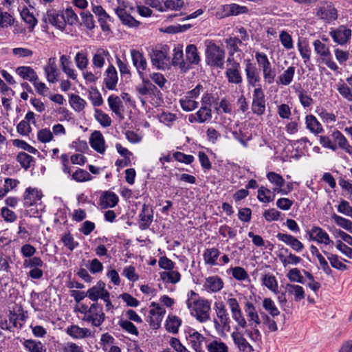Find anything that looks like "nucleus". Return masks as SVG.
Wrapping results in <instances>:
<instances>
[{"label": "nucleus", "instance_id": "obj_1", "mask_svg": "<svg viewBox=\"0 0 352 352\" xmlns=\"http://www.w3.org/2000/svg\"><path fill=\"white\" fill-rule=\"evenodd\" d=\"M186 302L187 307L190 310L192 316H195L199 322H206L210 319V302L199 297V294L190 290L187 294Z\"/></svg>", "mask_w": 352, "mask_h": 352}, {"label": "nucleus", "instance_id": "obj_2", "mask_svg": "<svg viewBox=\"0 0 352 352\" xmlns=\"http://www.w3.org/2000/svg\"><path fill=\"white\" fill-rule=\"evenodd\" d=\"M78 311L84 315L83 321L91 323L94 327H100L106 318L103 307L98 302H94L90 307L81 304Z\"/></svg>", "mask_w": 352, "mask_h": 352}, {"label": "nucleus", "instance_id": "obj_3", "mask_svg": "<svg viewBox=\"0 0 352 352\" xmlns=\"http://www.w3.org/2000/svg\"><path fill=\"white\" fill-rule=\"evenodd\" d=\"M225 50L212 42L206 49V60L208 65L223 69L224 66Z\"/></svg>", "mask_w": 352, "mask_h": 352}, {"label": "nucleus", "instance_id": "obj_4", "mask_svg": "<svg viewBox=\"0 0 352 352\" xmlns=\"http://www.w3.org/2000/svg\"><path fill=\"white\" fill-rule=\"evenodd\" d=\"M313 45L316 53L321 57L322 62L331 70L338 71V67L333 60L329 47L318 39L315 40Z\"/></svg>", "mask_w": 352, "mask_h": 352}, {"label": "nucleus", "instance_id": "obj_5", "mask_svg": "<svg viewBox=\"0 0 352 352\" xmlns=\"http://www.w3.org/2000/svg\"><path fill=\"white\" fill-rule=\"evenodd\" d=\"M214 310L215 311V314L217 317V319H214V324L216 329H218L221 326L223 328L229 330L231 320L223 302H215L214 303Z\"/></svg>", "mask_w": 352, "mask_h": 352}, {"label": "nucleus", "instance_id": "obj_6", "mask_svg": "<svg viewBox=\"0 0 352 352\" xmlns=\"http://www.w3.org/2000/svg\"><path fill=\"white\" fill-rule=\"evenodd\" d=\"M316 16L327 23H331L338 19V11L333 4L324 1L316 8Z\"/></svg>", "mask_w": 352, "mask_h": 352}, {"label": "nucleus", "instance_id": "obj_7", "mask_svg": "<svg viewBox=\"0 0 352 352\" xmlns=\"http://www.w3.org/2000/svg\"><path fill=\"white\" fill-rule=\"evenodd\" d=\"M252 111L253 113L258 116H261L265 113V98L261 85H258L253 91Z\"/></svg>", "mask_w": 352, "mask_h": 352}, {"label": "nucleus", "instance_id": "obj_8", "mask_svg": "<svg viewBox=\"0 0 352 352\" xmlns=\"http://www.w3.org/2000/svg\"><path fill=\"white\" fill-rule=\"evenodd\" d=\"M245 64V75L248 85L253 87H258L261 81L260 70L256 67L255 63H252L250 59L244 60Z\"/></svg>", "mask_w": 352, "mask_h": 352}, {"label": "nucleus", "instance_id": "obj_9", "mask_svg": "<svg viewBox=\"0 0 352 352\" xmlns=\"http://www.w3.org/2000/svg\"><path fill=\"white\" fill-rule=\"evenodd\" d=\"M227 304L229 306L234 320L240 327L245 328L247 327V321L242 314L237 300L234 298H230L227 300Z\"/></svg>", "mask_w": 352, "mask_h": 352}, {"label": "nucleus", "instance_id": "obj_10", "mask_svg": "<svg viewBox=\"0 0 352 352\" xmlns=\"http://www.w3.org/2000/svg\"><path fill=\"white\" fill-rule=\"evenodd\" d=\"M329 35L335 43L344 45L350 40L351 30L344 25H340L338 28L331 29Z\"/></svg>", "mask_w": 352, "mask_h": 352}, {"label": "nucleus", "instance_id": "obj_11", "mask_svg": "<svg viewBox=\"0 0 352 352\" xmlns=\"http://www.w3.org/2000/svg\"><path fill=\"white\" fill-rule=\"evenodd\" d=\"M138 217L139 228L142 230L148 229L153 220V210L152 206L144 204Z\"/></svg>", "mask_w": 352, "mask_h": 352}, {"label": "nucleus", "instance_id": "obj_12", "mask_svg": "<svg viewBox=\"0 0 352 352\" xmlns=\"http://www.w3.org/2000/svg\"><path fill=\"white\" fill-rule=\"evenodd\" d=\"M212 109L206 107H201L195 113L188 116V121L190 123L203 124L209 122L212 119Z\"/></svg>", "mask_w": 352, "mask_h": 352}, {"label": "nucleus", "instance_id": "obj_13", "mask_svg": "<svg viewBox=\"0 0 352 352\" xmlns=\"http://www.w3.org/2000/svg\"><path fill=\"white\" fill-rule=\"evenodd\" d=\"M62 12L50 10L47 12V19L49 23L58 30L63 31L66 27V21Z\"/></svg>", "mask_w": 352, "mask_h": 352}, {"label": "nucleus", "instance_id": "obj_14", "mask_svg": "<svg viewBox=\"0 0 352 352\" xmlns=\"http://www.w3.org/2000/svg\"><path fill=\"white\" fill-rule=\"evenodd\" d=\"M307 234L311 241H316L318 243L329 245L332 242L327 232L320 227L314 226L311 230L307 231Z\"/></svg>", "mask_w": 352, "mask_h": 352}, {"label": "nucleus", "instance_id": "obj_15", "mask_svg": "<svg viewBox=\"0 0 352 352\" xmlns=\"http://www.w3.org/2000/svg\"><path fill=\"white\" fill-rule=\"evenodd\" d=\"M151 58L152 64L158 69H164L170 59L165 49L163 50H153L151 54Z\"/></svg>", "mask_w": 352, "mask_h": 352}, {"label": "nucleus", "instance_id": "obj_16", "mask_svg": "<svg viewBox=\"0 0 352 352\" xmlns=\"http://www.w3.org/2000/svg\"><path fill=\"white\" fill-rule=\"evenodd\" d=\"M188 339L192 347L196 352H204L203 343L206 342V338L193 329L188 331Z\"/></svg>", "mask_w": 352, "mask_h": 352}, {"label": "nucleus", "instance_id": "obj_17", "mask_svg": "<svg viewBox=\"0 0 352 352\" xmlns=\"http://www.w3.org/2000/svg\"><path fill=\"white\" fill-rule=\"evenodd\" d=\"M119 201L118 195L111 191H104L102 193L99 199V204L102 209L115 207Z\"/></svg>", "mask_w": 352, "mask_h": 352}, {"label": "nucleus", "instance_id": "obj_18", "mask_svg": "<svg viewBox=\"0 0 352 352\" xmlns=\"http://www.w3.org/2000/svg\"><path fill=\"white\" fill-rule=\"evenodd\" d=\"M89 144L93 149L99 153L105 151V142L102 133L100 131H94L90 135Z\"/></svg>", "mask_w": 352, "mask_h": 352}, {"label": "nucleus", "instance_id": "obj_19", "mask_svg": "<svg viewBox=\"0 0 352 352\" xmlns=\"http://www.w3.org/2000/svg\"><path fill=\"white\" fill-rule=\"evenodd\" d=\"M118 77L117 71L113 65L109 66L104 73V82L106 88L109 90H116Z\"/></svg>", "mask_w": 352, "mask_h": 352}, {"label": "nucleus", "instance_id": "obj_20", "mask_svg": "<svg viewBox=\"0 0 352 352\" xmlns=\"http://www.w3.org/2000/svg\"><path fill=\"white\" fill-rule=\"evenodd\" d=\"M276 238L289 245L296 252H301L304 248V245L291 234L278 232Z\"/></svg>", "mask_w": 352, "mask_h": 352}, {"label": "nucleus", "instance_id": "obj_21", "mask_svg": "<svg viewBox=\"0 0 352 352\" xmlns=\"http://www.w3.org/2000/svg\"><path fill=\"white\" fill-rule=\"evenodd\" d=\"M131 55L133 65L137 69L140 76L142 77V72L146 70L147 67L146 58L142 53L136 50H131Z\"/></svg>", "mask_w": 352, "mask_h": 352}, {"label": "nucleus", "instance_id": "obj_22", "mask_svg": "<svg viewBox=\"0 0 352 352\" xmlns=\"http://www.w3.org/2000/svg\"><path fill=\"white\" fill-rule=\"evenodd\" d=\"M241 65L239 63H234L232 67L228 68L226 71V76L230 83L241 84L243 78L240 72Z\"/></svg>", "mask_w": 352, "mask_h": 352}, {"label": "nucleus", "instance_id": "obj_23", "mask_svg": "<svg viewBox=\"0 0 352 352\" xmlns=\"http://www.w3.org/2000/svg\"><path fill=\"white\" fill-rule=\"evenodd\" d=\"M337 90L343 98L352 102V76L346 78V82H339L337 85Z\"/></svg>", "mask_w": 352, "mask_h": 352}, {"label": "nucleus", "instance_id": "obj_24", "mask_svg": "<svg viewBox=\"0 0 352 352\" xmlns=\"http://www.w3.org/2000/svg\"><path fill=\"white\" fill-rule=\"evenodd\" d=\"M116 14L123 25L129 27H138L140 22L128 14L124 8L118 7L115 9Z\"/></svg>", "mask_w": 352, "mask_h": 352}, {"label": "nucleus", "instance_id": "obj_25", "mask_svg": "<svg viewBox=\"0 0 352 352\" xmlns=\"http://www.w3.org/2000/svg\"><path fill=\"white\" fill-rule=\"evenodd\" d=\"M331 137L338 147L343 149L349 154H352V146L349 145L346 138L338 130H335L331 133Z\"/></svg>", "mask_w": 352, "mask_h": 352}, {"label": "nucleus", "instance_id": "obj_26", "mask_svg": "<svg viewBox=\"0 0 352 352\" xmlns=\"http://www.w3.org/2000/svg\"><path fill=\"white\" fill-rule=\"evenodd\" d=\"M244 311L246 314L248 321L250 325L252 326L254 324H261V320L258 314L254 305L251 302L246 300L244 306Z\"/></svg>", "mask_w": 352, "mask_h": 352}, {"label": "nucleus", "instance_id": "obj_27", "mask_svg": "<svg viewBox=\"0 0 352 352\" xmlns=\"http://www.w3.org/2000/svg\"><path fill=\"white\" fill-rule=\"evenodd\" d=\"M22 345L28 352H46L45 345L39 340L33 339H24Z\"/></svg>", "mask_w": 352, "mask_h": 352}, {"label": "nucleus", "instance_id": "obj_28", "mask_svg": "<svg viewBox=\"0 0 352 352\" xmlns=\"http://www.w3.org/2000/svg\"><path fill=\"white\" fill-rule=\"evenodd\" d=\"M204 286L211 292H217L223 287V282L218 276H212L206 279Z\"/></svg>", "mask_w": 352, "mask_h": 352}, {"label": "nucleus", "instance_id": "obj_29", "mask_svg": "<svg viewBox=\"0 0 352 352\" xmlns=\"http://www.w3.org/2000/svg\"><path fill=\"white\" fill-rule=\"evenodd\" d=\"M68 335L76 339H82L90 337L91 331L87 328H82L78 325H72L67 329Z\"/></svg>", "mask_w": 352, "mask_h": 352}, {"label": "nucleus", "instance_id": "obj_30", "mask_svg": "<svg viewBox=\"0 0 352 352\" xmlns=\"http://www.w3.org/2000/svg\"><path fill=\"white\" fill-rule=\"evenodd\" d=\"M16 74L24 80L30 82L38 80V78L36 72L29 66H20L16 69Z\"/></svg>", "mask_w": 352, "mask_h": 352}, {"label": "nucleus", "instance_id": "obj_31", "mask_svg": "<svg viewBox=\"0 0 352 352\" xmlns=\"http://www.w3.org/2000/svg\"><path fill=\"white\" fill-rule=\"evenodd\" d=\"M232 337L234 342V344L238 346L239 351L241 352H252L253 351V347L250 344V343L246 340L245 338L243 337L239 333H232Z\"/></svg>", "mask_w": 352, "mask_h": 352}, {"label": "nucleus", "instance_id": "obj_32", "mask_svg": "<svg viewBox=\"0 0 352 352\" xmlns=\"http://www.w3.org/2000/svg\"><path fill=\"white\" fill-rule=\"evenodd\" d=\"M186 63L189 64L190 67L191 65H198L200 61L197 48L195 45L190 44L186 47Z\"/></svg>", "mask_w": 352, "mask_h": 352}, {"label": "nucleus", "instance_id": "obj_33", "mask_svg": "<svg viewBox=\"0 0 352 352\" xmlns=\"http://www.w3.org/2000/svg\"><path fill=\"white\" fill-rule=\"evenodd\" d=\"M44 70L49 82L54 83L57 81V67L54 58L49 59L48 64L44 67Z\"/></svg>", "mask_w": 352, "mask_h": 352}, {"label": "nucleus", "instance_id": "obj_34", "mask_svg": "<svg viewBox=\"0 0 352 352\" xmlns=\"http://www.w3.org/2000/svg\"><path fill=\"white\" fill-rule=\"evenodd\" d=\"M183 51L179 48H175L172 63L173 65H178L184 72L190 69L189 64H187L183 59Z\"/></svg>", "mask_w": 352, "mask_h": 352}, {"label": "nucleus", "instance_id": "obj_35", "mask_svg": "<svg viewBox=\"0 0 352 352\" xmlns=\"http://www.w3.org/2000/svg\"><path fill=\"white\" fill-rule=\"evenodd\" d=\"M305 124L307 129L314 133L318 134L323 131L321 124L317 118L311 114L306 116Z\"/></svg>", "mask_w": 352, "mask_h": 352}, {"label": "nucleus", "instance_id": "obj_36", "mask_svg": "<svg viewBox=\"0 0 352 352\" xmlns=\"http://www.w3.org/2000/svg\"><path fill=\"white\" fill-rule=\"evenodd\" d=\"M219 255V250L217 248H208L204 251L203 257L206 265L213 266L217 265V260Z\"/></svg>", "mask_w": 352, "mask_h": 352}, {"label": "nucleus", "instance_id": "obj_37", "mask_svg": "<svg viewBox=\"0 0 352 352\" xmlns=\"http://www.w3.org/2000/svg\"><path fill=\"white\" fill-rule=\"evenodd\" d=\"M285 288V292L294 296V300L296 301H300L305 298V291L302 287L298 285L287 283Z\"/></svg>", "mask_w": 352, "mask_h": 352}, {"label": "nucleus", "instance_id": "obj_38", "mask_svg": "<svg viewBox=\"0 0 352 352\" xmlns=\"http://www.w3.org/2000/svg\"><path fill=\"white\" fill-rule=\"evenodd\" d=\"M108 103L111 110L121 120H123L124 116L120 111L122 101L120 98L115 95H111L108 98Z\"/></svg>", "mask_w": 352, "mask_h": 352}, {"label": "nucleus", "instance_id": "obj_39", "mask_svg": "<svg viewBox=\"0 0 352 352\" xmlns=\"http://www.w3.org/2000/svg\"><path fill=\"white\" fill-rule=\"evenodd\" d=\"M160 277L165 283L175 284L179 282L181 274L177 270H174L173 269L160 273Z\"/></svg>", "mask_w": 352, "mask_h": 352}, {"label": "nucleus", "instance_id": "obj_40", "mask_svg": "<svg viewBox=\"0 0 352 352\" xmlns=\"http://www.w3.org/2000/svg\"><path fill=\"white\" fill-rule=\"evenodd\" d=\"M225 43L230 56H234L236 52L241 51L239 46L242 45V41L238 37L234 36L226 38Z\"/></svg>", "mask_w": 352, "mask_h": 352}, {"label": "nucleus", "instance_id": "obj_41", "mask_svg": "<svg viewBox=\"0 0 352 352\" xmlns=\"http://www.w3.org/2000/svg\"><path fill=\"white\" fill-rule=\"evenodd\" d=\"M15 19L14 16L8 12L3 11L0 7V32L14 25Z\"/></svg>", "mask_w": 352, "mask_h": 352}, {"label": "nucleus", "instance_id": "obj_42", "mask_svg": "<svg viewBox=\"0 0 352 352\" xmlns=\"http://www.w3.org/2000/svg\"><path fill=\"white\" fill-rule=\"evenodd\" d=\"M297 46L300 54L304 59V63L306 64L308 61L310 60L311 58V50L309 47L308 43L305 38L299 39Z\"/></svg>", "mask_w": 352, "mask_h": 352}, {"label": "nucleus", "instance_id": "obj_43", "mask_svg": "<svg viewBox=\"0 0 352 352\" xmlns=\"http://www.w3.org/2000/svg\"><path fill=\"white\" fill-rule=\"evenodd\" d=\"M69 102L73 109L77 112L82 111L87 104V102L84 99L80 98L78 95L74 94L70 95Z\"/></svg>", "mask_w": 352, "mask_h": 352}, {"label": "nucleus", "instance_id": "obj_44", "mask_svg": "<svg viewBox=\"0 0 352 352\" xmlns=\"http://www.w3.org/2000/svg\"><path fill=\"white\" fill-rule=\"evenodd\" d=\"M182 324V320L176 316H168L166 322V329L167 331L177 333L179 326Z\"/></svg>", "mask_w": 352, "mask_h": 352}, {"label": "nucleus", "instance_id": "obj_45", "mask_svg": "<svg viewBox=\"0 0 352 352\" xmlns=\"http://www.w3.org/2000/svg\"><path fill=\"white\" fill-rule=\"evenodd\" d=\"M16 160L25 170L30 168L35 162L34 158L25 152L19 153Z\"/></svg>", "mask_w": 352, "mask_h": 352}, {"label": "nucleus", "instance_id": "obj_46", "mask_svg": "<svg viewBox=\"0 0 352 352\" xmlns=\"http://www.w3.org/2000/svg\"><path fill=\"white\" fill-rule=\"evenodd\" d=\"M37 192L29 187L26 188L23 195L24 207L28 208L36 204L37 201Z\"/></svg>", "mask_w": 352, "mask_h": 352}, {"label": "nucleus", "instance_id": "obj_47", "mask_svg": "<svg viewBox=\"0 0 352 352\" xmlns=\"http://www.w3.org/2000/svg\"><path fill=\"white\" fill-rule=\"evenodd\" d=\"M295 74V67H289L278 76L279 82L283 85H289L293 80Z\"/></svg>", "mask_w": 352, "mask_h": 352}, {"label": "nucleus", "instance_id": "obj_48", "mask_svg": "<svg viewBox=\"0 0 352 352\" xmlns=\"http://www.w3.org/2000/svg\"><path fill=\"white\" fill-rule=\"evenodd\" d=\"M272 191L267 188L262 186L258 190L257 199L262 203H270L274 201L275 194L273 193V197H271Z\"/></svg>", "mask_w": 352, "mask_h": 352}, {"label": "nucleus", "instance_id": "obj_49", "mask_svg": "<svg viewBox=\"0 0 352 352\" xmlns=\"http://www.w3.org/2000/svg\"><path fill=\"white\" fill-rule=\"evenodd\" d=\"M60 62L63 71L70 78L75 80L77 78V75L73 69L69 67L71 62L68 57L65 55H62L60 58Z\"/></svg>", "mask_w": 352, "mask_h": 352}, {"label": "nucleus", "instance_id": "obj_50", "mask_svg": "<svg viewBox=\"0 0 352 352\" xmlns=\"http://www.w3.org/2000/svg\"><path fill=\"white\" fill-rule=\"evenodd\" d=\"M331 218L338 226L352 234V221L335 213L332 214Z\"/></svg>", "mask_w": 352, "mask_h": 352}, {"label": "nucleus", "instance_id": "obj_51", "mask_svg": "<svg viewBox=\"0 0 352 352\" xmlns=\"http://www.w3.org/2000/svg\"><path fill=\"white\" fill-rule=\"evenodd\" d=\"M71 179L77 182H85L91 180L92 176L86 170L78 168L72 173Z\"/></svg>", "mask_w": 352, "mask_h": 352}, {"label": "nucleus", "instance_id": "obj_52", "mask_svg": "<svg viewBox=\"0 0 352 352\" xmlns=\"http://www.w3.org/2000/svg\"><path fill=\"white\" fill-rule=\"evenodd\" d=\"M109 55V53L107 50H104L103 49L98 50L97 53L93 56L92 62L94 65L96 67L102 68L105 63L104 56H107Z\"/></svg>", "mask_w": 352, "mask_h": 352}, {"label": "nucleus", "instance_id": "obj_53", "mask_svg": "<svg viewBox=\"0 0 352 352\" xmlns=\"http://www.w3.org/2000/svg\"><path fill=\"white\" fill-rule=\"evenodd\" d=\"M21 16L23 21L29 25V28L32 30L37 24V19L34 14L27 8H24L21 12Z\"/></svg>", "mask_w": 352, "mask_h": 352}, {"label": "nucleus", "instance_id": "obj_54", "mask_svg": "<svg viewBox=\"0 0 352 352\" xmlns=\"http://www.w3.org/2000/svg\"><path fill=\"white\" fill-rule=\"evenodd\" d=\"M262 280L263 285L270 290L272 291L274 293H278V283L274 275L265 274L263 276Z\"/></svg>", "mask_w": 352, "mask_h": 352}, {"label": "nucleus", "instance_id": "obj_55", "mask_svg": "<svg viewBox=\"0 0 352 352\" xmlns=\"http://www.w3.org/2000/svg\"><path fill=\"white\" fill-rule=\"evenodd\" d=\"M323 252L327 256V258L329 261L331 265L333 268H336L339 270H346L348 268V267L345 264L342 263L341 261H339L338 255L329 253L326 251H323Z\"/></svg>", "mask_w": 352, "mask_h": 352}, {"label": "nucleus", "instance_id": "obj_56", "mask_svg": "<svg viewBox=\"0 0 352 352\" xmlns=\"http://www.w3.org/2000/svg\"><path fill=\"white\" fill-rule=\"evenodd\" d=\"M208 352H228V346L221 341L212 340L208 345Z\"/></svg>", "mask_w": 352, "mask_h": 352}, {"label": "nucleus", "instance_id": "obj_57", "mask_svg": "<svg viewBox=\"0 0 352 352\" xmlns=\"http://www.w3.org/2000/svg\"><path fill=\"white\" fill-rule=\"evenodd\" d=\"M94 116L96 120L104 127H108L111 124V118L100 109H95Z\"/></svg>", "mask_w": 352, "mask_h": 352}, {"label": "nucleus", "instance_id": "obj_58", "mask_svg": "<svg viewBox=\"0 0 352 352\" xmlns=\"http://www.w3.org/2000/svg\"><path fill=\"white\" fill-rule=\"evenodd\" d=\"M263 307L266 310L272 317L277 316L280 314V311L276 307L274 302L270 298H265L263 300Z\"/></svg>", "mask_w": 352, "mask_h": 352}, {"label": "nucleus", "instance_id": "obj_59", "mask_svg": "<svg viewBox=\"0 0 352 352\" xmlns=\"http://www.w3.org/2000/svg\"><path fill=\"white\" fill-rule=\"evenodd\" d=\"M182 109L185 111H191L198 107V102L187 96H184L179 100Z\"/></svg>", "mask_w": 352, "mask_h": 352}, {"label": "nucleus", "instance_id": "obj_60", "mask_svg": "<svg viewBox=\"0 0 352 352\" xmlns=\"http://www.w3.org/2000/svg\"><path fill=\"white\" fill-rule=\"evenodd\" d=\"M119 326L127 333L135 335L136 336H138L139 332L137 327L129 320H120L118 322Z\"/></svg>", "mask_w": 352, "mask_h": 352}, {"label": "nucleus", "instance_id": "obj_61", "mask_svg": "<svg viewBox=\"0 0 352 352\" xmlns=\"http://www.w3.org/2000/svg\"><path fill=\"white\" fill-rule=\"evenodd\" d=\"M82 24L89 30L95 28L96 24L94 16L89 12H82L80 13Z\"/></svg>", "mask_w": 352, "mask_h": 352}, {"label": "nucleus", "instance_id": "obj_62", "mask_svg": "<svg viewBox=\"0 0 352 352\" xmlns=\"http://www.w3.org/2000/svg\"><path fill=\"white\" fill-rule=\"evenodd\" d=\"M60 239L64 245L70 251H73L78 245V243L74 241V239L70 232L63 234Z\"/></svg>", "mask_w": 352, "mask_h": 352}, {"label": "nucleus", "instance_id": "obj_63", "mask_svg": "<svg viewBox=\"0 0 352 352\" xmlns=\"http://www.w3.org/2000/svg\"><path fill=\"white\" fill-rule=\"evenodd\" d=\"M173 157L179 162L186 164H190L194 162V157L191 155H186L184 153L177 151L173 153Z\"/></svg>", "mask_w": 352, "mask_h": 352}, {"label": "nucleus", "instance_id": "obj_64", "mask_svg": "<svg viewBox=\"0 0 352 352\" xmlns=\"http://www.w3.org/2000/svg\"><path fill=\"white\" fill-rule=\"evenodd\" d=\"M264 80L268 84H272L276 77V71L272 65L262 69Z\"/></svg>", "mask_w": 352, "mask_h": 352}]
</instances>
